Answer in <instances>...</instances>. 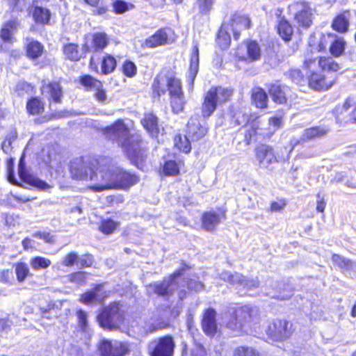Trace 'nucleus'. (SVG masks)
<instances>
[{
  "label": "nucleus",
  "instance_id": "obj_1",
  "mask_svg": "<svg viewBox=\"0 0 356 356\" xmlns=\"http://www.w3.org/2000/svg\"><path fill=\"white\" fill-rule=\"evenodd\" d=\"M105 135L110 140L118 142L132 163L140 169L143 168L147 156L146 151L140 147V136L131 135L123 120H118L113 125L107 127Z\"/></svg>",
  "mask_w": 356,
  "mask_h": 356
},
{
  "label": "nucleus",
  "instance_id": "obj_2",
  "mask_svg": "<svg viewBox=\"0 0 356 356\" xmlns=\"http://www.w3.org/2000/svg\"><path fill=\"white\" fill-rule=\"evenodd\" d=\"M90 181L94 184L89 188L94 192H102L109 189L129 188L138 181V178L119 167L102 165L99 173L91 175Z\"/></svg>",
  "mask_w": 356,
  "mask_h": 356
},
{
  "label": "nucleus",
  "instance_id": "obj_3",
  "mask_svg": "<svg viewBox=\"0 0 356 356\" xmlns=\"http://www.w3.org/2000/svg\"><path fill=\"white\" fill-rule=\"evenodd\" d=\"M223 323L236 334L252 332L259 323V316L256 311L248 307H242L223 315Z\"/></svg>",
  "mask_w": 356,
  "mask_h": 356
},
{
  "label": "nucleus",
  "instance_id": "obj_4",
  "mask_svg": "<svg viewBox=\"0 0 356 356\" xmlns=\"http://www.w3.org/2000/svg\"><path fill=\"white\" fill-rule=\"evenodd\" d=\"M304 68L308 77L309 86L315 90H327L332 86L331 83H327L325 79L316 71L318 68L323 70L337 72L339 70V65L331 57H321L318 60L316 58H308L304 62Z\"/></svg>",
  "mask_w": 356,
  "mask_h": 356
},
{
  "label": "nucleus",
  "instance_id": "obj_5",
  "mask_svg": "<svg viewBox=\"0 0 356 356\" xmlns=\"http://www.w3.org/2000/svg\"><path fill=\"white\" fill-rule=\"evenodd\" d=\"M232 90L221 86L211 87L204 95L202 104V115L204 118H209L216 108L229 99Z\"/></svg>",
  "mask_w": 356,
  "mask_h": 356
},
{
  "label": "nucleus",
  "instance_id": "obj_6",
  "mask_svg": "<svg viewBox=\"0 0 356 356\" xmlns=\"http://www.w3.org/2000/svg\"><path fill=\"white\" fill-rule=\"evenodd\" d=\"M98 162L95 159L84 160L82 157L75 158L70 162V171L74 179L86 180L92 174L99 173V168L95 171Z\"/></svg>",
  "mask_w": 356,
  "mask_h": 356
},
{
  "label": "nucleus",
  "instance_id": "obj_7",
  "mask_svg": "<svg viewBox=\"0 0 356 356\" xmlns=\"http://www.w3.org/2000/svg\"><path fill=\"white\" fill-rule=\"evenodd\" d=\"M152 87L154 92L158 97L164 95L167 90L169 91L170 96L184 93L180 80L172 75H158L154 81Z\"/></svg>",
  "mask_w": 356,
  "mask_h": 356
},
{
  "label": "nucleus",
  "instance_id": "obj_8",
  "mask_svg": "<svg viewBox=\"0 0 356 356\" xmlns=\"http://www.w3.org/2000/svg\"><path fill=\"white\" fill-rule=\"evenodd\" d=\"M182 271L183 269L179 270L162 282H155L149 284L146 286L147 292L149 294L155 293L163 297L172 295L179 287L178 278L182 274Z\"/></svg>",
  "mask_w": 356,
  "mask_h": 356
},
{
  "label": "nucleus",
  "instance_id": "obj_9",
  "mask_svg": "<svg viewBox=\"0 0 356 356\" xmlns=\"http://www.w3.org/2000/svg\"><path fill=\"white\" fill-rule=\"evenodd\" d=\"M97 320L104 329L113 330L119 328L123 321V315L118 304L114 302L106 307L97 316Z\"/></svg>",
  "mask_w": 356,
  "mask_h": 356
},
{
  "label": "nucleus",
  "instance_id": "obj_10",
  "mask_svg": "<svg viewBox=\"0 0 356 356\" xmlns=\"http://www.w3.org/2000/svg\"><path fill=\"white\" fill-rule=\"evenodd\" d=\"M289 8L293 16V22L298 27L307 29L312 25L314 14L308 3L295 2L290 5Z\"/></svg>",
  "mask_w": 356,
  "mask_h": 356
},
{
  "label": "nucleus",
  "instance_id": "obj_11",
  "mask_svg": "<svg viewBox=\"0 0 356 356\" xmlns=\"http://www.w3.org/2000/svg\"><path fill=\"white\" fill-rule=\"evenodd\" d=\"M291 332V324L284 319L273 321L266 329V334L268 337L276 341L289 338Z\"/></svg>",
  "mask_w": 356,
  "mask_h": 356
},
{
  "label": "nucleus",
  "instance_id": "obj_12",
  "mask_svg": "<svg viewBox=\"0 0 356 356\" xmlns=\"http://www.w3.org/2000/svg\"><path fill=\"white\" fill-rule=\"evenodd\" d=\"M220 278L231 284L237 285L246 289H254L259 287V282L256 278H245L242 274L234 272L222 271L219 275Z\"/></svg>",
  "mask_w": 356,
  "mask_h": 356
},
{
  "label": "nucleus",
  "instance_id": "obj_13",
  "mask_svg": "<svg viewBox=\"0 0 356 356\" xmlns=\"http://www.w3.org/2000/svg\"><path fill=\"white\" fill-rule=\"evenodd\" d=\"M175 342L170 336L154 340L149 346L151 356H172Z\"/></svg>",
  "mask_w": 356,
  "mask_h": 356
},
{
  "label": "nucleus",
  "instance_id": "obj_14",
  "mask_svg": "<svg viewBox=\"0 0 356 356\" xmlns=\"http://www.w3.org/2000/svg\"><path fill=\"white\" fill-rule=\"evenodd\" d=\"M81 83L87 90L93 92V96L97 102L103 104L106 102L107 94L100 81L90 75H85L81 77Z\"/></svg>",
  "mask_w": 356,
  "mask_h": 356
},
{
  "label": "nucleus",
  "instance_id": "obj_15",
  "mask_svg": "<svg viewBox=\"0 0 356 356\" xmlns=\"http://www.w3.org/2000/svg\"><path fill=\"white\" fill-rule=\"evenodd\" d=\"M127 350L125 344L115 340L104 339L99 344V351L102 356H124Z\"/></svg>",
  "mask_w": 356,
  "mask_h": 356
},
{
  "label": "nucleus",
  "instance_id": "obj_16",
  "mask_svg": "<svg viewBox=\"0 0 356 356\" xmlns=\"http://www.w3.org/2000/svg\"><path fill=\"white\" fill-rule=\"evenodd\" d=\"M94 262L93 256L89 253L79 255L76 252L67 253L62 261V264L67 267L76 266L81 269L86 267H90Z\"/></svg>",
  "mask_w": 356,
  "mask_h": 356
},
{
  "label": "nucleus",
  "instance_id": "obj_17",
  "mask_svg": "<svg viewBox=\"0 0 356 356\" xmlns=\"http://www.w3.org/2000/svg\"><path fill=\"white\" fill-rule=\"evenodd\" d=\"M236 55L241 60L253 62L260 58L261 49L256 41H249L244 47L238 48Z\"/></svg>",
  "mask_w": 356,
  "mask_h": 356
},
{
  "label": "nucleus",
  "instance_id": "obj_18",
  "mask_svg": "<svg viewBox=\"0 0 356 356\" xmlns=\"http://www.w3.org/2000/svg\"><path fill=\"white\" fill-rule=\"evenodd\" d=\"M18 171L19 177L24 182L37 188L40 191H46L52 188V186L46 181L33 175L29 174L25 170V166L22 159H21L19 161Z\"/></svg>",
  "mask_w": 356,
  "mask_h": 356
},
{
  "label": "nucleus",
  "instance_id": "obj_19",
  "mask_svg": "<svg viewBox=\"0 0 356 356\" xmlns=\"http://www.w3.org/2000/svg\"><path fill=\"white\" fill-rule=\"evenodd\" d=\"M255 157L261 168H268L270 164L277 162L273 149L267 145L257 146L255 149Z\"/></svg>",
  "mask_w": 356,
  "mask_h": 356
},
{
  "label": "nucleus",
  "instance_id": "obj_20",
  "mask_svg": "<svg viewBox=\"0 0 356 356\" xmlns=\"http://www.w3.org/2000/svg\"><path fill=\"white\" fill-rule=\"evenodd\" d=\"M207 133V128L202 125L197 116L191 117L187 124V136L192 141L198 140Z\"/></svg>",
  "mask_w": 356,
  "mask_h": 356
},
{
  "label": "nucleus",
  "instance_id": "obj_21",
  "mask_svg": "<svg viewBox=\"0 0 356 356\" xmlns=\"http://www.w3.org/2000/svg\"><path fill=\"white\" fill-rule=\"evenodd\" d=\"M221 216L222 218H226L225 212L221 216L213 211L204 212L201 218L202 227L207 232L213 231L220 222Z\"/></svg>",
  "mask_w": 356,
  "mask_h": 356
},
{
  "label": "nucleus",
  "instance_id": "obj_22",
  "mask_svg": "<svg viewBox=\"0 0 356 356\" xmlns=\"http://www.w3.org/2000/svg\"><path fill=\"white\" fill-rule=\"evenodd\" d=\"M352 17L353 13L350 10H344L334 17L332 27L339 33H346L348 31L350 21Z\"/></svg>",
  "mask_w": 356,
  "mask_h": 356
},
{
  "label": "nucleus",
  "instance_id": "obj_23",
  "mask_svg": "<svg viewBox=\"0 0 356 356\" xmlns=\"http://www.w3.org/2000/svg\"><path fill=\"white\" fill-rule=\"evenodd\" d=\"M216 312L213 309H207L203 315L202 326L203 331L209 336L215 334L217 330L216 321Z\"/></svg>",
  "mask_w": 356,
  "mask_h": 356
},
{
  "label": "nucleus",
  "instance_id": "obj_24",
  "mask_svg": "<svg viewBox=\"0 0 356 356\" xmlns=\"http://www.w3.org/2000/svg\"><path fill=\"white\" fill-rule=\"evenodd\" d=\"M169 42L168 33L165 29H160L154 35L147 38L143 46L147 48H154L161 45H165Z\"/></svg>",
  "mask_w": 356,
  "mask_h": 356
},
{
  "label": "nucleus",
  "instance_id": "obj_25",
  "mask_svg": "<svg viewBox=\"0 0 356 356\" xmlns=\"http://www.w3.org/2000/svg\"><path fill=\"white\" fill-rule=\"evenodd\" d=\"M42 93L49 99H52L56 103H60L63 97L61 86L58 82H50L44 84L42 88Z\"/></svg>",
  "mask_w": 356,
  "mask_h": 356
},
{
  "label": "nucleus",
  "instance_id": "obj_26",
  "mask_svg": "<svg viewBox=\"0 0 356 356\" xmlns=\"http://www.w3.org/2000/svg\"><path fill=\"white\" fill-rule=\"evenodd\" d=\"M18 22L15 20H9L4 23L0 31V38L6 42H12L13 36L18 28Z\"/></svg>",
  "mask_w": 356,
  "mask_h": 356
},
{
  "label": "nucleus",
  "instance_id": "obj_27",
  "mask_svg": "<svg viewBox=\"0 0 356 356\" xmlns=\"http://www.w3.org/2000/svg\"><path fill=\"white\" fill-rule=\"evenodd\" d=\"M329 132V129L325 126H317L304 130L301 140L303 141L310 140L324 136Z\"/></svg>",
  "mask_w": 356,
  "mask_h": 356
},
{
  "label": "nucleus",
  "instance_id": "obj_28",
  "mask_svg": "<svg viewBox=\"0 0 356 356\" xmlns=\"http://www.w3.org/2000/svg\"><path fill=\"white\" fill-rule=\"evenodd\" d=\"M199 70V48L197 43L193 47L191 56L190 66L188 72V78L193 82Z\"/></svg>",
  "mask_w": 356,
  "mask_h": 356
},
{
  "label": "nucleus",
  "instance_id": "obj_29",
  "mask_svg": "<svg viewBox=\"0 0 356 356\" xmlns=\"http://www.w3.org/2000/svg\"><path fill=\"white\" fill-rule=\"evenodd\" d=\"M250 19L245 16H236L233 19L232 29L234 38L238 40L240 35L239 31L242 29H247L250 27Z\"/></svg>",
  "mask_w": 356,
  "mask_h": 356
},
{
  "label": "nucleus",
  "instance_id": "obj_30",
  "mask_svg": "<svg viewBox=\"0 0 356 356\" xmlns=\"http://www.w3.org/2000/svg\"><path fill=\"white\" fill-rule=\"evenodd\" d=\"M141 123L152 136H154L158 134V119L152 113L146 114L142 119Z\"/></svg>",
  "mask_w": 356,
  "mask_h": 356
},
{
  "label": "nucleus",
  "instance_id": "obj_31",
  "mask_svg": "<svg viewBox=\"0 0 356 356\" xmlns=\"http://www.w3.org/2000/svg\"><path fill=\"white\" fill-rule=\"evenodd\" d=\"M285 88L277 83L272 84L269 89V94L273 100L277 104H284L286 101Z\"/></svg>",
  "mask_w": 356,
  "mask_h": 356
},
{
  "label": "nucleus",
  "instance_id": "obj_32",
  "mask_svg": "<svg viewBox=\"0 0 356 356\" xmlns=\"http://www.w3.org/2000/svg\"><path fill=\"white\" fill-rule=\"evenodd\" d=\"M92 49L95 53L103 50L108 44V38L105 33H95L92 35Z\"/></svg>",
  "mask_w": 356,
  "mask_h": 356
},
{
  "label": "nucleus",
  "instance_id": "obj_33",
  "mask_svg": "<svg viewBox=\"0 0 356 356\" xmlns=\"http://www.w3.org/2000/svg\"><path fill=\"white\" fill-rule=\"evenodd\" d=\"M257 136L268 137V134L264 131L263 129L260 128V123L259 121H253L249 125V128L247 130V133L245 134L247 143L250 144L252 139Z\"/></svg>",
  "mask_w": 356,
  "mask_h": 356
},
{
  "label": "nucleus",
  "instance_id": "obj_34",
  "mask_svg": "<svg viewBox=\"0 0 356 356\" xmlns=\"http://www.w3.org/2000/svg\"><path fill=\"white\" fill-rule=\"evenodd\" d=\"M332 260L343 270H356V262L346 259L339 254H334Z\"/></svg>",
  "mask_w": 356,
  "mask_h": 356
},
{
  "label": "nucleus",
  "instance_id": "obj_35",
  "mask_svg": "<svg viewBox=\"0 0 356 356\" xmlns=\"http://www.w3.org/2000/svg\"><path fill=\"white\" fill-rule=\"evenodd\" d=\"M252 97L257 108H264L267 106L268 96L261 88H254L252 91Z\"/></svg>",
  "mask_w": 356,
  "mask_h": 356
},
{
  "label": "nucleus",
  "instance_id": "obj_36",
  "mask_svg": "<svg viewBox=\"0 0 356 356\" xmlns=\"http://www.w3.org/2000/svg\"><path fill=\"white\" fill-rule=\"evenodd\" d=\"M33 16L37 23L45 24L49 23L51 14L48 9L40 6H35Z\"/></svg>",
  "mask_w": 356,
  "mask_h": 356
},
{
  "label": "nucleus",
  "instance_id": "obj_37",
  "mask_svg": "<svg viewBox=\"0 0 356 356\" xmlns=\"http://www.w3.org/2000/svg\"><path fill=\"white\" fill-rule=\"evenodd\" d=\"M116 67V60L114 57L107 54L102 60L101 70L104 74H108L114 71Z\"/></svg>",
  "mask_w": 356,
  "mask_h": 356
},
{
  "label": "nucleus",
  "instance_id": "obj_38",
  "mask_svg": "<svg viewBox=\"0 0 356 356\" xmlns=\"http://www.w3.org/2000/svg\"><path fill=\"white\" fill-rule=\"evenodd\" d=\"M170 103L174 113L182 111L185 104L184 93L170 96Z\"/></svg>",
  "mask_w": 356,
  "mask_h": 356
},
{
  "label": "nucleus",
  "instance_id": "obj_39",
  "mask_svg": "<svg viewBox=\"0 0 356 356\" xmlns=\"http://www.w3.org/2000/svg\"><path fill=\"white\" fill-rule=\"evenodd\" d=\"M278 33L280 35L284 40H290L291 37L293 34V28L290 25V24L284 20L282 19L279 24H278Z\"/></svg>",
  "mask_w": 356,
  "mask_h": 356
},
{
  "label": "nucleus",
  "instance_id": "obj_40",
  "mask_svg": "<svg viewBox=\"0 0 356 356\" xmlns=\"http://www.w3.org/2000/svg\"><path fill=\"white\" fill-rule=\"evenodd\" d=\"M43 51V47L38 41L29 42L26 47L27 55L31 58H37L41 56Z\"/></svg>",
  "mask_w": 356,
  "mask_h": 356
},
{
  "label": "nucleus",
  "instance_id": "obj_41",
  "mask_svg": "<svg viewBox=\"0 0 356 356\" xmlns=\"http://www.w3.org/2000/svg\"><path fill=\"white\" fill-rule=\"evenodd\" d=\"M51 264L50 259L38 256L32 258L30 261V265L35 270L47 268Z\"/></svg>",
  "mask_w": 356,
  "mask_h": 356
},
{
  "label": "nucleus",
  "instance_id": "obj_42",
  "mask_svg": "<svg viewBox=\"0 0 356 356\" xmlns=\"http://www.w3.org/2000/svg\"><path fill=\"white\" fill-rule=\"evenodd\" d=\"M26 109L31 115H37L44 109V105L37 97L32 98L26 104Z\"/></svg>",
  "mask_w": 356,
  "mask_h": 356
},
{
  "label": "nucleus",
  "instance_id": "obj_43",
  "mask_svg": "<svg viewBox=\"0 0 356 356\" xmlns=\"http://www.w3.org/2000/svg\"><path fill=\"white\" fill-rule=\"evenodd\" d=\"M191 138L186 135L182 138L180 135L175 137V145L183 152L188 153L191 151Z\"/></svg>",
  "mask_w": 356,
  "mask_h": 356
},
{
  "label": "nucleus",
  "instance_id": "obj_44",
  "mask_svg": "<svg viewBox=\"0 0 356 356\" xmlns=\"http://www.w3.org/2000/svg\"><path fill=\"white\" fill-rule=\"evenodd\" d=\"M346 42L343 38L335 40L330 47V51L334 56H341L345 49Z\"/></svg>",
  "mask_w": 356,
  "mask_h": 356
},
{
  "label": "nucleus",
  "instance_id": "obj_45",
  "mask_svg": "<svg viewBox=\"0 0 356 356\" xmlns=\"http://www.w3.org/2000/svg\"><path fill=\"white\" fill-rule=\"evenodd\" d=\"M15 273L18 282H22L29 274V268L26 264L20 262L15 265Z\"/></svg>",
  "mask_w": 356,
  "mask_h": 356
},
{
  "label": "nucleus",
  "instance_id": "obj_46",
  "mask_svg": "<svg viewBox=\"0 0 356 356\" xmlns=\"http://www.w3.org/2000/svg\"><path fill=\"white\" fill-rule=\"evenodd\" d=\"M64 54L67 58L72 60H78L80 58L77 45L69 44L64 47Z\"/></svg>",
  "mask_w": 356,
  "mask_h": 356
},
{
  "label": "nucleus",
  "instance_id": "obj_47",
  "mask_svg": "<svg viewBox=\"0 0 356 356\" xmlns=\"http://www.w3.org/2000/svg\"><path fill=\"white\" fill-rule=\"evenodd\" d=\"M118 225V223L113 220H105L102 222L99 229L104 234H110L116 229Z\"/></svg>",
  "mask_w": 356,
  "mask_h": 356
},
{
  "label": "nucleus",
  "instance_id": "obj_48",
  "mask_svg": "<svg viewBox=\"0 0 356 356\" xmlns=\"http://www.w3.org/2000/svg\"><path fill=\"white\" fill-rule=\"evenodd\" d=\"M233 356H259V355L252 348L240 346L234 349Z\"/></svg>",
  "mask_w": 356,
  "mask_h": 356
},
{
  "label": "nucleus",
  "instance_id": "obj_49",
  "mask_svg": "<svg viewBox=\"0 0 356 356\" xmlns=\"http://www.w3.org/2000/svg\"><path fill=\"white\" fill-rule=\"evenodd\" d=\"M230 41V36L227 34L226 31L224 30V29L221 28L217 38V42L220 47L223 49L227 48L229 45Z\"/></svg>",
  "mask_w": 356,
  "mask_h": 356
},
{
  "label": "nucleus",
  "instance_id": "obj_50",
  "mask_svg": "<svg viewBox=\"0 0 356 356\" xmlns=\"http://www.w3.org/2000/svg\"><path fill=\"white\" fill-rule=\"evenodd\" d=\"M69 280L71 282L78 284H83L87 278V273L83 271H77L68 275Z\"/></svg>",
  "mask_w": 356,
  "mask_h": 356
},
{
  "label": "nucleus",
  "instance_id": "obj_51",
  "mask_svg": "<svg viewBox=\"0 0 356 356\" xmlns=\"http://www.w3.org/2000/svg\"><path fill=\"white\" fill-rule=\"evenodd\" d=\"M179 167L175 161H168L163 166V172L167 175H176L179 173Z\"/></svg>",
  "mask_w": 356,
  "mask_h": 356
},
{
  "label": "nucleus",
  "instance_id": "obj_52",
  "mask_svg": "<svg viewBox=\"0 0 356 356\" xmlns=\"http://www.w3.org/2000/svg\"><path fill=\"white\" fill-rule=\"evenodd\" d=\"M282 123V120L279 117H272L268 120L269 125V131L267 132L268 134V137H270L275 131L279 129Z\"/></svg>",
  "mask_w": 356,
  "mask_h": 356
},
{
  "label": "nucleus",
  "instance_id": "obj_53",
  "mask_svg": "<svg viewBox=\"0 0 356 356\" xmlns=\"http://www.w3.org/2000/svg\"><path fill=\"white\" fill-rule=\"evenodd\" d=\"M289 76L291 79L292 81L295 82L297 84H302L305 82L306 79L304 75L302 74L301 71L298 69H293L291 70L289 73Z\"/></svg>",
  "mask_w": 356,
  "mask_h": 356
},
{
  "label": "nucleus",
  "instance_id": "obj_54",
  "mask_svg": "<svg viewBox=\"0 0 356 356\" xmlns=\"http://www.w3.org/2000/svg\"><path fill=\"white\" fill-rule=\"evenodd\" d=\"M122 71L127 76L132 77L136 74V66L133 62L127 60L122 66Z\"/></svg>",
  "mask_w": 356,
  "mask_h": 356
},
{
  "label": "nucleus",
  "instance_id": "obj_55",
  "mask_svg": "<svg viewBox=\"0 0 356 356\" xmlns=\"http://www.w3.org/2000/svg\"><path fill=\"white\" fill-rule=\"evenodd\" d=\"M77 317L79 319V326L81 330L83 332H87L88 320L86 313L83 310H79L77 312Z\"/></svg>",
  "mask_w": 356,
  "mask_h": 356
},
{
  "label": "nucleus",
  "instance_id": "obj_56",
  "mask_svg": "<svg viewBox=\"0 0 356 356\" xmlns=\"http://www.w3.org/2000/svg\"><path fill=\"white\" fill-rule=\"evenodd\" d=\"M81 302H82L84 304H90L93 302H96V295L95 291H93V290L87 291L84 293L80 299Z\"/></svg>",
  "mask_w": 356,
  "mask_h": 356
},
{
  "label": "nucleus",
  "instance_id": "obj_57",
  "mask_svg": "<svg viewBox=\"0 0 356 356\" xmlns=\"http://www.w3.org/2000/svg\"><path fill=\"white\" fill-rule=\"evenodd\" d=\"M113 9L116 13L122 14L128 10V4L123 1L117 0L113 3Z\"/></svg>",
  "mask_w": 356,
  "mask_h": 356
},
{
  "label": "nucleus",
  "instance_id": "obj_58",
  "mask_svg": "<svg viewBox=\"0 0 356 356\" xmlns=\"http://www.w3.org/2000/svg\"><path fill=\"white\" fill-rule=\"evenodd\" d=\"M93 291H95L97 302L102 301L108 294L106 291L104 290L103 284L97 285Z\"/></svg>",
  "mask_w": 356,
  "mask_h": 356
},
{
  "label": "nucleus",
  "instance_id": "obj_59",
  "mask_svg": "<svg viewBox=\"0 0 356 356\" xmlns=\"http://www.w3.org/2000/svg\"><path fill=\"white\" fill-rule=\"evenodd\" d=\"M351 102L352 100L350 98H348L346 99V101L341 106H338L336 107L335 113L337 115V116L342 115L344 112L350 109V108L352 106Z\"/></svg>",
  "mask_w": 356,
  "mask_h": 356
},
{
  "label": "nucleus",
  "instance_id": "obj_60",
  "mask_svg": "<svg viewBox=\"0 0 356 356\" xmlns=\"http://www.w3.org/2000/svg\"><path fill=\"white\" fill-rule=\"evenodd\" d=\"M13 280V271L10 270H3L0 272V282L9 284Z\"/></svg>",
  "mask_w": 356,
  "mask_h": 356
},
{
  "label": "nucleus",
  "instance_id": "obj_61",
  "mask_svg": "<svg viewBox=\"0 0 356 356\" xmlns=\"http://www.w3.org/2000/svg\"><path fill=\"white\" fill-rule=\"evenodd\" d=\"M286 203L284 200L273 202L270 204L271 212H280L284 209Z\"/></svg>",
  "mask_w": 356,
  "mask_h": 356
},
{
  "label": "nucleus",
  "instance_id": "obj_62",
  "mask_svg": "<svg viewBox=\"0 0 356 356\" xmlns=\"http://www.w3.org/2000/svg\"><path fill=\"white\" fill-rule=\"evenodd\" d=\"M187 286L188 289L195 291H200L204 289V284L202 282L195 280H191L188 281Z\"/></svg>",
  "mask_w": 356,
  "mask_h": 356
},
{
  "label": "nucleus",
  "instance_id": "obj_63",
  "mask_svg": "<svg viewBox=\"0 0 356 356\" xmlns=\"http://www.w3.org/2000/svg\"><path fill=\"white\" fill-rule=\"evenodd\" d=\"M33 236L35 238H41L46 243H52L54 241L53 236H51L49 232H36L33 234Z\"/></svg>",
  "mask_w": 356,
  "mask_h": 356
},
{
  "label": "nucleus",
  "instance_id": "obj_64",
  "mask_svg": "<svg viewBox=\"0 0 356 356\" xmlns=\"http://www.w3.org/2000/svg\"><path fill=\"white\" fill-rule=\"evenodd\" d=\"M201 12L207 13L211 8L213 3V0H197Z\"/></svg>",
  "mask_w": 356,
  "mask_h": 356
}]
</instances>
